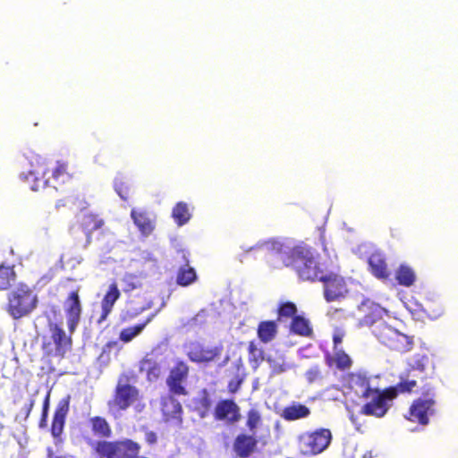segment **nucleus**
Returning a JSON list of instances; mask_svg holds the SVG:
<instances>
[{"mask_svg":"<svg viewBox=\"0 0 458 458\" xmlns=\"http://www.w3.org/2000/svg\"><path fill=\"white\" fill-rule=\"evenodd\" d=\"M248 251H256L265 257L279 256L284 266L292 267L303 281H319L323 270L314 255L312 249L304 243L289 247L276 240L258 242Z\"/></svg>","mask_w":458,"mask_h":458,"instance_id":"obj_1","label":"nucleus"},{"mask_svg":"<svg viewBox=\"0 0 458 458\" xmlns=\"http://www.w3.org/2000/svg\"><path fill=\"white\" fill-rule=\"evenodd\" d=\"M359 310L363 316L358 320V327H372L373 335L389 350L404 353L413 348L412 336L397 331L382 320L383 309L378 304L363 301Z\"/></svg>","mask_w":458,"mask_h":458,"instance_id":"obj_2","label":"nucleus"},{"mask_svg":"<svg viewBox=\"0 0 458 458\" xmlns=\"http://www.w3.org/2000/svg\"><path fill=\"white\" fill-rule=\"evenodd\" d=\"M355 385L367 386L365 390L362 392L361 396L366 399H369L362 407L360 412L367 416H374L377 418L384 417L390 406L391 402L394 400L389 395L387 387L384 390L372 389L369 387V380L365 377H358L355 381Z\"/></svg>","mask_w":458,"mask_h":458,"instance_id":"obj_3","label":"nucleus"},{"mask_svg":"<svg viewBox=\"0 0 458 458\" xmlns=\"http://www.w3.org/2000/svg\"><path fill=\"white\" fill-rule=\"evenodd\" d=\"M436 404L434 388L427 384L423 387L422 395L411 402L404 418L412 423L427 426L430 417L436 413Z\"/></svg>","mask_w":458,"mask_h":458,"instance_id":"obj_4","label":"nucleus"},{"mask_svg":"<svg viewBox=\"0 0 458 458\" xmlns=\"http://www.w3.org/2000/svg\"><path fill=\"white\" fill-rule=\"evenodd\" d=\"M331 441L330 429L318 428L300 434L297 437V448L301 455L311 457L327 449Z\"/></svg>","mask_w":458,"mask_h":458,"instance_id":"obj_5","label":"nucleus"},{"mask_svg":"<svg viewBox=\"0 0 458 458\" xmlns=\"http://www.w3.org/2000/svg\"><path fill=\"white\" fill-rule=\"evenodd\" d=\"M37 297L25 284L13 290L9 295L8 312L13 318L30 314L36 307Z\"/></svg>","mask_w":458,"mask_h":458,"instance_id":"obj_6","label":"nucleus"},{"mask_svg":"<svg viewBox=\"0 0 458 458\" xmlns=\"http://www.w3.org/2000/svg\"><path fill=\"white\" fill-rule=\"evenodd\" d=\"M140 445L129 439L117 442L100 441L95 446L100 458H140Z\"/></svg>","mask_w":458,"mask_h":458,"instance_id":"obj_7","label":"nucleus"},{"mask_svg":"<svg viewBox=\"0 0 458 458\" xmlns=\"http://www.w3.org/2000/svg\"><path fill=\"white\" fill-rule=\"evenodd\" d=\"M223 350L222 344H208L194 341L187 345L186 355L194 363L207 365L218 360Z\"/></svg>","mask_w":458,"mask_h":458,"instance_id":"obj_8","label":"nucleus"},{"mask_svg":"<svg viewBox=\"0 0 458 458\" xmlns=\"http://www.w3.org/2000/svg\"><path fill=\"white\" fill-rule=\"evenodd\" d=\"M189 371L190 368L184 360H178L174 362L165 380L170 394H188V390L183 384L187 381Z\"/></svg>","mask_w":458,"mask_h":458,"instance_id":"obj_9","label":"nucleus"},{"mask_svg":"<svg viewBox=\"0 0 458 458\" xmlns=\"http://www.w3.org/2000/svg\"><path fill=\"white\" fill-rule=\"evenodd\" d=\"M319 282L324 284V297L327 302L344 298L348 293L345 279L339 274L333 272L324 274Z\"/></svg>","mask_w":458,"mask_h":458,"instance_id":"obj_10","label":"nucleus"},{"mask_svg":"<svg viewBox=\"0 0 458 458\" xmlns=\"http://www.w3.org/2000/svg\"><path fill=\"white\" fill-rule=\"evenodd\" d=\"M29 163L30 169L28 173L22 172L20 174L21 180L29 182L31 179L33 183L30 186L32 191H38L40 188H44L49 183V178L46 179L41 182V177L44 178L47 175V168L44 158L38 155L32 154L29 157Z\"/></svg>","mask_w":458,"mask_h":458,"instance_id":"obj_11","label":"nucleus"},{"mask_svg":"<svg viewBox=\"0 0 458 458\" xmlns=\"http://www.w3.org/2000/svg\"><path fill=\"white\" fill-rule=\"evenodd\" d=\"M189 255L185 250H177L174 257V261L181 265L176 275V284L182 287L192 284L198 278L195 269L189 265Z\"/></svg>","mask_w":458,"mask_h":458,"instance_id":"obj_12","label":"nucleus"},{"mask_svg":"<svg viewBox=\"0 0 458 458\" xmlns=\"http://www.w3.org/2000/svg\"><path fill=\"white\" fill-rule=\"evenodd\" d=\"M137 395L138 390L131 385L127 377L123 376L119 378L112 405L119 410H125L135 401Z\"/></svg>","mask_w":458,"mask_h":458,"instance_id":"obj_13","label":"nucleus"},{"mask_svg":"<svg viewBox=\"0 0 458 458\" xmlns=\"http://www.w3.org/2000/svg\"><path fill=\"white\" fill-rule=\"evenodd\" d=\"M259 440L255 435L240 433L233 442V451L238 458H251L258 451Z\"/></svg>","mask_w":458,"mask_h":458,"instance_id":"obj_14","label":"nucleus"},{"mask_svg":"<svg viewBox=\"0 0 458 458\" xmlns=\"http://www.w3.org/2000/svg\"><path fill=\"white\" fill-rule=\"evenodd\" d=\"M214 418L216 420H225L230 424H235L242 418L240 407L232 399L220 400L215 407Z\"/></svg>","mask_w":458,"mask_h":458,"instance_id":"obj_15","label":"nucleus"},{"mask_svg":"<svg viewBox=\"0 0 458 458\" xmlns=\"http://www.w3.org/2000/svg\"><path fill=\"white\" fill-rule=\"evenodd\" d=\"M176 394H168L161 397V411L165 422L175 420L178 424L182 421V407L175 399Z\"/></svg>","mask_w":458,"mask_h":458,"instance_id":"obj_16","label":"nucleus"},{"mask_svg":"<svg viewBox=\"0 0 458 458\" xmlns=\"http://www.w3.org/2000/svg\"><path fill=\"white\" fill-rule=\"evenodd\" d=\"M417 377L420 381H423L428 378V377L425 376H419L417 374H411L408 371L406 372L405 376L401 375L400 376V381L394 386L387 387L388 394L390 396H392L394 399L397 397L399 394H405V393H411L413 389L417 386V380L414 378Z\"/></svg>","mask_w":458,"mask_h":458,"instance_id":"obj_17","label":"nucleus"},{"mask_svg":"<svg viewBox=\"0 0 458 458\" xmlns=\"http://www.w3.org/2000/svg\"><path fill=\"white\" fill-rule=\"evenodd\" d=\"M65 310L67 316V324L71 333H72L80 321L81 308L79 295L72 293L65 302Z\"/></svg>","mask_w":458,"mask_h":458,"instance_id":"obj_18","label":"nucleus"},{"mask_svg":"<svg viewBox=\"0 0 458 458\" xmlns=\"http://www.w3.org/2000/svg\"><path fill=\"white\" fill-rule=\"evenodd\" d=\"M370 273L377 279L386 280L390 276L386 258L378 252L372 253L368 259Z\"/></svg>","mask_w":458,"mask_h":458,"instance_id":"obj_19","label":"nucleus"},{"mask_svg":"<svg viewBox=\"0 0 458 458\" xmlns=\"http://www.w3.org/2000/svg\"><path fill=\"white\" fill-rule=\"evenodd\" d=\"M68 411L69 397L60 400L57 404L52 422V435L54 437H57L62 434Z\"/></svg>","mask_w":458,"mask_h":458,"instance_id":"obj_20","label":"nucleus"},{"mask_svg":"<svg viewBox=\"0 0 458 458\" xmlns=\"http://www.w3.org/2000/svg\"><path fill=\"white\" fill-rule=\"evenodd\" d=\"M51 339L58 355H64L71 345V339L66 335L64 329L57 324H50Z\"/></svg>","mask_w":458,"mask_h":458,"instance_id":"obj_21","label":"nucleus"},{"mask_svg":"<svg viewBox=\"0 0 458 458\" xmlns=\"http://www.w3.org/2000/svg\"><path fill=\"white\" fill-rule=\"evenodd\" d=\"M120 296V292L118 290V287L115 284H111L108 286V292L105 295L104 299L101 302V316L98 318V323H102L105 321L107 318V316L112 311L113 306L115 303V301L118 300Z\"/></svg>","mask_w":458,"mask_h":458,"instance_id":"obj_22","label":"nucleus"},{"mask_svg":"<svg viewBox=\"0 0 458 458\" xmlns=\"http://www.w3.org/2000/svg\"><path fill=\"white\" fill-rule=\"evenodd\" d=\"M278 325L276 320L260 321L257 327V335L260 342L267 344L272 342L277 335Z\"/></svg>","mask_w":458,"mask_h":458,"instance_id":"obj_23","label":"nucleus"},{"mask_svg":"<svg viewBox=\"0 0 458 458\" xmlns=\"http://www.w3.org/2000/svg\"><path fill=\"white\" fill-rule=\"evenodd\" d=\"M310 414V410L306 405L295 403L284 407L282 411L281 417L287 421H293L306 418Z\"/></svg>","mask_w":458,"mask_h":458,"instance_id":"obj_24","label":"nucleus"},{"mask_svg":"<svg viewBox=\"0 0 458 458\" xmlns=\"http://www.w3.org/2000/svg\"><path fill=\"white\" fill-rule=\"evenodd\" d=\"M395 280L399 285L411 287L416 281V274L412 267L406 264H401L395 270Z\"/></svg>","mask_w":458,"mask_h":458,"instance_id":"obj_25","label":"nucleus"},{"mask_svg":"<svg viewBox=\"0 0 458 458\" xmlns=\"http://www.w3.org/2000/svg\"><path fill=\"white\" fill-rule=\"evenodd\" d=\"M290 330L293 334L304 337H310L313 334L310 321L302 316H294L293 318Z\"/></svg>","mask_w":458,"mask_h":458,"instance_id":"obj_26","label":"nucleus"},{"mask_svg":"<svg viewBox=\"0 0 458 458\" xmlns=\"http://www.w3.org/2000/svg\"><path fill=\"white\" fill-rule=\"evenodd\" d=\"M172 217L178 226L187 224L191 217L188 204L183 201L177 202L173 208Z\"/></svg>","mask_w":458,"mask_h":458,"instance_id":"obj_27","label":"nucleus"},{"mask_svg":"<svg viewBox=\"0 0 458 458\" xmlns=\"http://www.w3.org/2000/svg\"><path fill=\"white\" fill-rule=\"evenodd\" d=\"M212 404L209 393L207 389H202L197 398L194 399L195 410L201 418L206 417Z\"/></svg>","mask_w":458,"mask_h":458,"instance_id":"obj_28","label":"nucleus"},{"mask_svg":"<svg viewBox=\"0 0 458 458\" xmlns=\"http://www.w3.org/2000/svg\"><path fill=\"white\" fill-rule=\"evenodd\" d=\"M329 365H335L339 370L349 369L352 365L350 356L342 349L335 350L334 356L330 358Z\"/></svg>","mask_w":458,"mask_h":458,"instance_id":"obj_29","label":"nucleus"},{"mask_svg":"<svg viewBox=\"0 0 458 458\" xmlns=\"http://www.w3.org/2000/svg\"><path fill=\"white\" fill-rule=\"evenodd\" d=\"M246 427L248 430L255 435L257 429L262 425L261 412L256 409L251 408L246 413Z\"/></svg>","mask_w":458,"mask_h":458,"instance_id":"obj_30","label":"nucleus"},{"mask_svg":"<svg viewBox=\"0 0 458 458\" xmlns=\"http://www.w3.org/2000/svg\"><path fill=\"white\" fill-rule=\"evenodd\" d=\"M92 430L95 435L101 437H107L111 434V429L105 419L94 417L90 419Z\"/></svg>","mask_w":458,"mask_h":458,"instance_id":"obj_31","label":"nucleus"},{"mask_svg":"<svg viewBox=\"0 0 458 458\" xmlns=\"http://www.w3.org/2000/svg\"><path fill=\"white\" fill-rule=\"evenodd\" d=\"M429 363V360L428 356L426 355H416L414 357L413 362L410 365V369L407 370L409 373L416 374L415 372H418L419 376H427L425 373L426 369Z\"/></svg>","mask_w":458,"mask_h":458,"instance_id":"obj_32","label":"nucleus"},{"mask_svg":"<svg viewBox=\"0 0 458 458\" xmlns=\"http://www.w3.org/2000/svg\"><path fill=\"white\" fill-rule=\"evenodd\" d=\"M297 313V307L296 305L292 301H284L281 302L278 305L277 308V319L276 321H281L282 319H288L292 318L296 315Z\"/></svg>","mask_w":458,"mask_h":458,"instance_id":"obj_33","label":"nucleus"},{"mask_svg":"<svg viewBox=\"0 0 458 458\" xmlns=\"http://www.w3.org/2000/svg\"><path fill=\"white\" fill-rule=\"evenodd\" d=\"M248 360L255 366H259L264 360V352L254 341H250L248 344Z\"/></svg>","mask_w":458,"mask_h":458,"instance_id":"obj_34","label":"nucleus"},{"mask_svg":"<svg viewBox=\"0 0 458 458\" xmlns=\"http://www.w3.org/2000/svg\"><path fill=\"white\" fill-rule=\"evenodd\" d=\"M162 256V251L157 250L156 252L148 253L145 257V265H148V269L150 273H159Z\"/></svg>","mask_w":458,"mask_h":458,"instance_id":"obj_35","label":"nucleus"},{"mask_svg":"<svg viewBox=\"0 0 458 458\" xmlns=\"http://www.w3.org/2000/svg\"><path fill=\"white\" fill-rule=\"evenodd\" d=\"M14 278V272L9 267H0V291L5 290L10 285V283Z\"/></svg>","mask_w":458,"mask_h":458,"instance_id":"obj_36","label":"nucleus"},{"mask_svg":"<svg viewBox=\"0 0 458 458\" xmlns=\"http://www.w3.org/2000/svg\"><path fill=\"white\" fill-rule=\"evenodd\" d=\"M66 170L67 165L65 163L56 162L55 167L52 169L53 179L64 182L69 178V174Z\"/></svg>","mask_w":458,"mask_h":458,"instance_id":"obj_37","label":"nucleus"},{"mask_svg":"<svg viewBox=\"0 0 458 458\" xmlns=\"http://www.w3.org/2000/svg\"><path fill=\"white\" fill-rule=\"evenodd\" d=\"M114 188L116 193L121 197L123 199H126L129 192V187L127 181L122 177L117 176L114 179Z\"/></svg>","mask_w":458,"mask_h":458,"instance_id":"obj_38","label":"nucleus"},{"mask_svg":"<svg viewBox=\"0 0 458 458\" xmlns=\"http://www.w3.org/2000/svg\"><path fill=\"white\" fill-rule=\"evenodd\" d=\"M267 362L269 363V366L273 373L276 374L283 373L286 371V369H288V365L285 363L284 358L281 356L278 358L268 357Z\"/></svg>","mask_w":458,"mask_h":458,"instance_id":"obj_39","label":"nucleus"},{"mask_svg":"<svg viewBox=\"0 0 458 458\" xmlns=\"http://www.w3.org/2000/svg\"><path fill=\"white\" fill-rule=\"evenodd\" d=\"M142 329L143 325H138L135 327L125 328L121 332L120 339L124 343H128L131 341L135 336L140 335Z\"/></svg>","mask_w":458,"mask_h":458,"instance_id":"obj_40","label":"nucleus"},{"mask_svg":"<svg viewBox=\"0 0 458 458\" xmlns=\"http://www.w3.org/2000/svg\"><path fill=\"white\" fill-rule=\"evenodd\" d=\"M87 231L98 229L102 225V221L93 215L86 216L82 222Z\"/></svg>","mask_w":458,"mask_h":458,"instance_id":"obj_41","label":"nucleus"},{"mask_svg":"<svg viewBox=\"0 0 458 458\" xmlns=\"http://www.w3.org/2000/svg\"><path fill=\"white\" fill-rule=\"evenodd\" d=\"M164 305V300L163 298L160 297H157L155 300H151L149 301H147L145 300V310H153L151 317H153L157 312H158Z\"/></svg>","mask_w":458,"mask_h":458,"instance_id":"obj_42","label":"nucleus"},{"mask_svg":"<svg viewBox=\"0 0 458 458\" xmlns=\"http://www.w3.org/2000/svg\"><path fill=\"white\" fill-rule=\"evenodd\" d=\"M162 374V368L159 364H154L148 369V379L152 381L157 379Z\"/></svg>","mask_w":458,"mask_h":458,"instance_id":"obj_43","label":"nucleus"},{"mask_svg":"<svg viewBox=\"0 0 458 458\" xmlns=\"http://www.w3.org/2000/svg\"><path fill=\"white\" fill-rule=\"evenodd\" d=\"M345 336V332L342 328H335L333 333V344L334 350H338V345L342 344L344 338Z\"/></svg>","mask_w":458,"mask_h":458,"instance_id":"obj_44","label":"nucleus"},{"mask_svg":"<svg viewBox=\"0 0 458 458\" xmlns=\"http://www.w3.org/2000/svg\"><path fill=\"white\" fill-rule=\"evenodd\" d=\"M242 384V379L236 377L234 379H232L229 381L227 386V390L230 394H235L239 391L241 388V386Z\"/></svg>","mask_w":458,"mask_h":458,"instance_id":"obj_45","label":"nucleus"},{"mask_svg":"<svg viewBox=\"0 0 458 458\" xmlns=\"http://www.w3.org/2000/svg\"><path fill=\"white\" fill-rule=\"evenodd\" d=\"M131 218L133 219L135 225L139 227L140 232H143V216L140 213H137L136 211H131Z\"/></svg>","mask_w":458,"mask_h":458,"instance_id":"obj_46","label":"nucleus"},{"mask_svg":"<svg viewBox=\"0 0 458 458\" xmlns=\"http://www.w3.org/2000/svg\"><path fill=\"white\" fill-rule=\"evenodd\" d=\"M155 229V223L151 220H145V235L150 233Z\"/></svg>","mask_w":458,"mask_h":458,"instance_id":"obj_47","label":"nucleus"},{"mask_svg":"<svg viewBox=\"0 0 458 458\" xmlns=\"http://www.w3.org/2000/svg\"><path fill=\"white\" fill-rule=\"evenodd\" d=\"M146 440L149 445H153L157 443V437L154 432H148L146 435Z\"/></svg>","mask_w":458,"mask_h":458,"instance_id":"obj_48","label":"nucleus"},{"mask_svg":"<svg viewBox=\"0 0 458 458\" xmlns=\"http://www.w3.org/2000/svg\"><path fill=\"white\" fill-rule=\"evenodd\" d=\"M47 408H48V397H47V399H46V401H45V403H44L43 418H42V420H41V422H40V425H42V423H43V422L45 421V420H46Z\"/></svg>","mask_w":458,"mask_h":458,"instance_id":"obj_49","label":"nucleus"},{"mask_svg":"<svg viewBox=\"0 0 458 458\" xmlns=\"http://www.w3.org/2000/svg\"><path fill=\"white\" fill-rule=\"evenodd\" d=\"M150 319H151V318H148V319H147V320H145L144 325L146 326V325H147V323L150 321Z\"/></svg>","mask_w":458,"mask_h":458,"instance_id":"obj_50","label":"nucleus"},{"mask_svg":"<svg viewBox=\"0 0 458 458\" xmlns=\"http://www.w3.org/2000/svg\"><path fill=\"white\" fill-rule=\"evenodd\" d=\"M143 369V367L141 365H140V370H142Z\"/></svg>","mask_w":458,"mask_h":458,"instance_id":"obj_51","label":"nucleus"}]
</instances>
